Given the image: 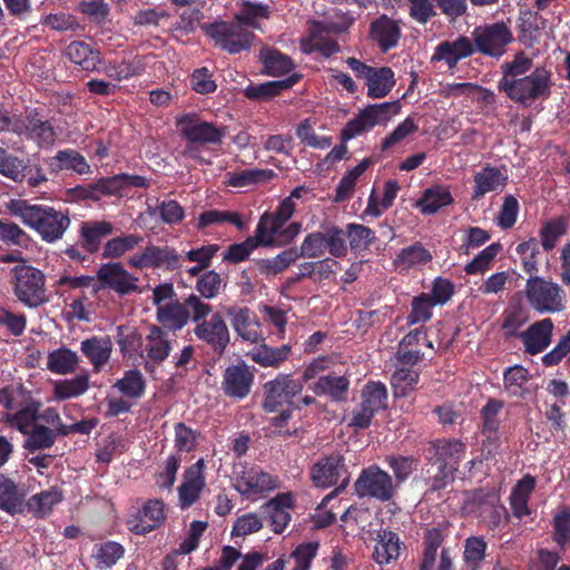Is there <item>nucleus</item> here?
Listing matches in <instances>:
<instances>
[{"mask_svg": "<svg viewBox=\"0 0 570 570\" xmlns=\"http://www.w3.org/2000/svg\"><path fill=\"white\" fill-rule=\"evenodd\" d=\"M269 17L268 6L243 1L239 11L235 14V21L242 23L245 28L258 29L259 20Z\"/></svg>", "mask_w": 570, "mask_h": 570, "instance_id": "a19ab883", "label": "nucleus"}, {"mask_svg": "<svg viewBox=\"0 0 570 570\" xmlns=\"http://www.w3.org/2000/svg\"><path fill=\"white\" fill-rule=\"evenodd\" d=\"M419 382V373L412 368H399L391 377V384L396 397H404L413 391Z\"/></svg>", "mask_w": 570, "mask_h": 570, "instance_id": "603ef678", "label": "nucleus"}, {"mask_svg": "<svg viewBox=\"0 0 570 570\" xmlns=\"http://www.w3.org/2000/svg\"><path fill=\"white\" fill-rule=\"evenodd\" d=\"M146 353L150 361L161 363L169 355L171 342L168 332L158 325H151L146 336Z\"/></svg>", "mask_w": 570, "mask_h": 570, "instance_id": "2f4dec72", "label": "nucleus"}, {"mask_svg": "<svg viewBox=\"0 0 570 570\" xmlns=\"http://www.w3.org/2000/svg\"><path fill=\"white\" fill-rule=\"evenodd\" d=\"M55 169H73L78 174H87L90 171V166L85 157L75 150H60L50 163Z\"/></svg>", "mask_w": 570, "mask_h": 570, "instance_id": "09e8293b", "label": "nucleus"}, {"mask_svg": "<svg viewBox=\"0 0 570 570\" xmlns=\"http://www.w3.org/2000/svg\"><path fill=\"white\" fill-rule=\"evenodd\" d=\"M204 30L216 47L230 55L249 50L256 39L252 31L235 20L215 22L205 26Z\"/></svg>", "mask_w": 570, "mask_h": 570, "instance_id": "7ed1b4c3", "label": "nucleus"}, {"mask_svg": "<svg viewBox=\"0 0 570 570\" xmlns=\"http://www.w3.org/2000/svg\"><path fill=\"white\" fill-rule=\"evenodd\" d=\"M65 55L72 63L86 71L98 69L101 62L100 52L83 41L70 42L65 50Z\"/></svg>", "mask_w": 570, "mask_h": 570, "instance_id": "cd10ccee", "label": "nucleus"}, {"mask_svg": "<svg viewBox=\"0 0 570 570\" xmlns=\"http://www.w3.org/2000/svg\"><path fill=\"white\" fill-rule=\"evenodd\" d=\"M7 209L19 217L26 226L36 230L47 243L61 239L70 226L68 213L50 206L31 205L27 200L11 199L7 204Z\"/></svg>", "mask_w": 570, "mask_h": 570, "instance_id": "f257e3e1", "label": "nucleus"}, {"mask_svg": "<svg viewBox=\"0 0 570 570\" xmlns=\"http://www.w3.org/2000/svg\"><path fill=\"white\" fill-rule=\"evenodd\" d=\"M223 223H230L238 229L244 228V222L242 220L239 214L236 212L210 209L202 213L198 218L199 228H205L210 225Z\"/></svg>", "mask_w": 570, "mask_h": 570, "instance_id": "5fc2aeb1", "label": "nucleus"}, {"mask_svg": "<svg viewBox=\"0 0 570 570\" xmlns=\"http://www.w3.org/2000/svg\"><path fill=\"white\" fill-rule=\"evenodd\" d=\"M469 503L473 511H479L481 514L491 511L494 514V524L500 521L501 514L505 513V509L502 505H498V497L494 492L488 490H476L471 495Z\"/></svg>", "mask_w": 570, "mask_h": 570, "instance_id": "4c0bfd02", "label": "nucleus"}, {"mask_svg": "<svg viewBox=\"0 0 570 570\" xmlns=\"http://www.w3.org/2000/svg\"><path fill=\"white\" fill-rule=\"evenodd\" d=\"M379 124H381V121L376 120V111H374L370 105L364 110H362L356 118L350 120L346 124L342 130V138L343 140L352 139Z\"/></svg>", "mask_w": 570, "mask_h": 570, "instance_id": "49530a36", "label": "nucleus"}, {"mask_svg": "<svg viewBox=\"0 0 570 570\" xmlns=\"http://www.w3.org/2000/svg\"><path fill=\"white\" fill-rule=\"evenodd\" d=\"M346 236L353 252L361 253L371 246L375 240L374 232L361 224H348L346 226Z\"/></svg>", "mask_w": 570, "mask_h": 570, "instance_id": "8fccbe9b", "label": "nucleus"}, {"mask_svg": "<svg viewBox=\"0 0 570 570\" xmlns=\"http://www.w3.org/2000/svg\"><path fill=\"white\" fill-rule=\"evenodd\" d=\"M112 347L110 336H92L81 342L80 351L89 360L94 371L100 372L102 366L108 363Z\"/></svg>", "mask_w": 570, "mask_h": 570, "instance_id": "b1692460", "label": "nucleus"}, {"mask_svg": "<svg viewBox=\"0 0 570 570\" xmlns=\"http://www.w3.org/2000/svg\"><path fill=\"white\" fill-rule=\"evenodd\" d=\"M386 462L394 473L396 487L404 482L416 469V461L411 456L390 455L386 458Z\"/></svg>", "mask_w": 570, "mask_h": 570, "instance_id": "69168bd1", "label": "nucleus"}, {"mask_svg": "<svg viewBox=\"0 0 570 570\" xmlns=\"http://www.w3.org/2000/svg\"><path fill=\"white\" fill-rule=\"evenodd\" d=\"M528 381L529 372L520 365L511 366L504 372V387L511 395H522Z\"/></svg>", "mask_w": 570, "mask_h": 570, "instance_id": "13d9d810", "label": "nucleus"}, {"mask_svg": "<svg viewBox=\"0 0 570 570\" xmlns=\"http://www.w3.org/2000/svg\"><path fill=\"white\" fill-rule=\"evenodd\" d=\"M265 400L263 407L266 412H275L283 404H291L293 397L303 391V384L288 375H278L264 385Z\"/></svg>", "mask_w": 570, "mask_h": 570, "instance_id": "9d476101", "label": "nucleus"}, {"mask_svg": "<svg viewBox=\"0 0 570 570\" xmlns=\"http://www.w3.org/2000/svg\"><path fill=\"white\" fill-rule=\"evenodd\" d=\"M373 559L379 564H389L400 557L401 541L395 532L381 529L376 535Z\"/></svg>", "mask_w": 570, "mask_h": 570, "instance_id": "bb28decb", "label": "nucleus"}, {"mask_svg": "<svg viewBox=\"0 0 570 570\" xmlns=\"http://www.w3.org/2000/svg\"><path fill=\"white\" fill-rule=\"evenodd\" d=\"M508 177L495 168L487 166L474 176L473 199H480L485 194L502 190L507 184Z\"/></svg>", "mask_w": 570, "mask_h": 570, "instance_id": "c756f323", "label": "nucleus"}, {"mask_svg": "<svg viewBox=\"0 0 570 570\" xmlns=\"http://www.w3.org/2000/svg\"><path fill=\"white\" fill-rule=\"evenodd\" d=\"M367 96L374 99L385 97L395 85L394 72L389 67L373 68L366 78Z\"/></svg>", "mask_w": 570, "mask_h": 570, "instance_id": "f704fd0d", "label": "nucleus"}, {"mask_svg": "<svg viewBox=\"0 0 570 570\" xmlns=\"http://www.w3.org/2000/svg\"><path fill=\"white\" fill-rule=\"evenodd\" d=\"M13 293L23 305L37 308L48 298L45 289V275L30 265H17L12 269Z\"/></svg>", "mask_w": 570, "mask_h": 570, "instance_id": "39448f33", "label": "nucleus"}, {"mask_svg": "<svg viewBox=\"0 0 570 570\" xmlns=\"http://www.w3.org/2000/svg\"><path fill=\"white\" fill-rule=\"evenodd\" d=\"M453 202L451 193L448 188L434 186L428 188L422 198L417 202V206L423 214H434L441 207L446 206Z\"/></svg>", "mask_w": 570, "mask_h": 570, "instance_id": "ea45409f", "label": "nucleus"}, {"mask_svg": "<svg viewBox=\"0 0 570 570\" xmlns=\"http://www.w3.org/2000/svg\"><path fill=\"white\" fill-rule=\"evenodd\" d=\"M311 479L320 488L333 487L342 479L335 490L323 499L322 504H326L327 501L342 492L350 483V473L345 466L343 455L334 452L317 460L311 469Z\"/></svg>", "mask_w": 570, "mask_h": 570, "instance_id": "20e7f679", "label": "nucleus"}, {"mask_svg": "<svg viewBox=\"0 0 570 570\" xmlns=\"http://www.w3.org/2000/svg\"><path fill=\"white\" fill-rule=\"evenodd\" d=\"M361 403L352 412L350 426L366 429L371 425L374 414L386 407L387 391L379 382L367 383L361 394Z\"/></svg>", "mask_w": 570, "mask_h": 570, "instance_id": "6e6552de", "label": "nucleus"}, {"mask_svg": "<svg viewBox=\"0 0 570 570\" xmlns=\"http://www.w3.org/2000/svg\"><path fill=\"white\" fill-rule=\"evenodd\" d=\"M203 470V459H199L195 464L186 470L184 482L178 489L181 507H189L199 498V493L205 485Z\"/></svg>", "mask_w": 570, "mask_h": 570, "instance_id": "5701e85b", "label": "nucleus"}, {"mask_svg": "<svg viewBox=\"0 0 570 570\" xmlns=\"http://www.w3.org/2000/svg\"><path fill=\"white\" fill-rule=\"evenodd\" d=\"M368 35L379 48L386 52L399 43L401 28L396 20L382 14L371 22Z\"/></svg>", "mask_w": 570, "mask_h": 570, "instance_id": "aec40b11", "label": "nucleus"}, {"mask_svg": "<svg viewBox=\"0 0 570 570\" xmlns=\"http://www.w3.org/2000/svg\"><path fill=\"white\" fill-rule=\"evenodd\" d=\"M298 259L296 247L283 250L273 258L257 261L258 271L265 275H277Z\"/></svg>", "mask_w": 570, "mask_h": 570, "instance_id": "c03bdc74", "label": "nucleus"}, {"mask_svg": "<svg viewBox=\"0 0 570 570\" xmlns=\"http://www.w3.org/2000/svg\"><path fill=\"white\" fill-rule=\"evenodd\" d=\"M39 406L40 404L32 400L20 403L14 413L3 415V421L10 426L17 428L22 434H27L29 428H33L36 421L39 419Z\"/></svg>", "mask_w": 570, "mask_h": 570, "instance_id": "72a5a7b5", "label": "nucleus"}, {"mask_svg": "<svg viewBox=\"0 0 570 570\" xmlns=\"http://www.w3.org/2000/svg\"><path fill=\"white\" fill-rule=\"evenodd\" d=\"M293 505L291 493H279L262 505L264 514L267 515L273 531L282 533L291 521L288 509Z\"/></svg>", "mask_w": 570, "mask_h": 570, "instance_id": "4be33fe9", "label": "nucleus"}, {"mask_svg": "<svg viewBox=\"0 0 570 570\" xmlns=\"http://www.w3.org/2000/svg\"><path fill=\"white\" fill-rule=\"evenodd\" d=\"M354 489L360 498H373L385 502L394 497L396 484L387 472L379 466H370L361 472Z\"/></svg>", "mask_w": 570, "mask_h": 570, "instance_id": "0eeeda50", "label": "nucleus"}, {"mask_svg": "<svg viewBox=\"0 0 570 570\" xmlns=\"http://www.w3.org/2000/svg\"><path fill=\"white\" fill-rule=\"evenodd\" d=\"M115 387L126 396L138 399L145 390L142 374L137 370L127 371L125 376L116 382Z\"/></svg>", "mask_w": 570, "mask_h": 570, "instance_id": "4d7b16f0", "label": "nucleus"}, {"mask_svg": "<svg viewBox=\"0 0 570 570\" xmlns=\"http://www.w3.org/2000/svg\"><path fill=\"white\" fill-rule=\"evenodd\" d=\"M26 435L28 438L24 448L31 452L48 449L56 441V432L41 424H35L32 430L28 431Z\"/></svg>", "mask_w": 570, "mask_h": 570, "instance_id": "3c124183", "label": "nucleus"}, {"mask_svg": "<svg viewBox=\"0 0 570 570\" xmlns=\"http://www.w3.org/2000/svg\"><path fill=\"white\" fill-rule=\"evenodd\" d=\"M141 242L142 237L135 234L111 238L106 243L102 256L105 258L120 257L126 252L131 250Z\"/></svg>", "mask_w": 570, "mask_h": 570, "instance_id": "864d4df0", "label": "nucleus"}, {"mask_svg": "<svg viewBox=\"0 0 570 570\" xmlns=\"http://www.w3.org/2000/svg\"><path fill=\"white\" fill-rule=\"evenodd\" d=\"M227 315L232 317L234 331L244 341L249 343H259L263 341L262 334L257 331L258 320L247 307H229Z\"/></svg>", "mask_w": 570, "mask_h": 570, "instance_id": "412c9836", "label": "nucleus"}, {"mask_svg": "<svg viewBox=\"0 0 570 570\" xmlns=\"http://www.w3.org/2000/svg\"><path fill=\"white\" fill-rule=\"evenodd\" d=\"M296 253L298 254V258L307 257V258H320L325 255V237L323 232H315L308 234L299 248L296 247Z\"/></svg>", "mask_w": 570, "mask_h": 570, "instance_id": "052dcab7", "label": "nucleus"}, {"mask_svg": "<svg viewBox=\"0 0 570 570\" xmlns=\"http://www.w3.org/2000/svg\"><path fill=\"white\" fill-rule=\"evenodd\" d=\"M317 549V542L299 544L291 554V559L295 562L293 570H308Z\"/></svg>", "mask_w": 570, "mask_h": 570, "instance_id": "774afa93", "label": "nucleus"}, {"mask_svg": "<svg viewBox=\"0 0 570 570\" xmlns=\"http://www.w3.org/2000/svg\"><path fill=\"white\" fill-rule=\"evenodd\" d=\"M533 66L532 58L524 52H518L511 62L502 66L503 78L501 80H513L523 77Z\"/></svg>", "mask_w": 570, "mask_h": 570, "instance_id": "e2e57ef3", "label": "nucleus"}, {"mask_svg": "<svg viewBox=\"0 0 570 570\" xmlns=\"http://www.w3.org/2000/svg\"><path fill=\"white\" fill-rule=\"evenodd\" d=\"M223 279L215 271L205 273L196 283V289L203 298L210 299L219 294Z\"/></svg>", "mask_w": 570, "mask_h": 570, "instance_id": "338daca9", "label": "nucleus"}, {"mask_svg": "<svg viewBox=\"0 0 570 570\" xmlns=\"http://www.w3.org/2000/svg\"><path fill=\"white\" fill-rule=\"evenodd\" d=\"M277 488V479L258 466L244 470L236 479L235 489L247 498L255 499Z\"/></svg>", "mask_w": 570, "mask_h": 570, "instance_id": "ddd939ff", "label": "nucleus"}, {"mask_svg": "<svg viewBox=\"0 0 570 570\" xmlns=\"http://www.w3.org/2000/svg\"><path fill=\"white\" fill-rule=\"evenodd\" d=\"M432 259L431 253L420 244L403 248L395 258V264L403 267H411L416 264H424Z\"/></svg>", "mask_w": 570, "mask_h": 570, "instance_id": "bf43d9fd", "label": "nucleus"}, {"mask_svg": "<svg viewBox=\"0 0 570 570\" xmlns=\"http://www.w3.org/2000/svg\"><path fill=\"white\" fill-rule=\"evenodd\" d=\"M114 226L106 220L83 222L80 226L82 247L94 254L98 252L101 240L111 235Z\"/></svg>", "mask_w": 570, "mask_h": 570, "instance_id": "7c9ffc66", "label": "nucleus"}, {"mask_svg": "<svg viewBox=\"0 0 570 570\" xmlns=\"http://www.w3.org/2000/svg\"><path fill=\"white\" fill-rule=\"evenodd\" d=\"M263 239L264 235L259 236L256 230L255 236L248 237L243 243L230 245L226 253L224 254V261L234 264L239 263L245 261L249 256V254L258 246L269 247L264 243Z\"/></svg>", "mask_w": 570, "mask_h": 570, "instance_id": "de8ad7c7", "label": "nucleus"}, {"mask_svg": "<svg viewBox=\"0 0 570 570\" xmlns=\"http://www.w3.org/2000/svg\"><path fill=\"white\" fill-rule=\"evenodd\" d=\"M289 351L291 347L288 345H283L275 348L267 345H261L259 347L249 352L248 356L262 366L276 367L287 358Z\"/></svg>", "mask_w": 570, "mask_h": 570, "instance_id": "a18cd8bd", "label": "nucleus"}, {"mask_svg": "<svg viewBox=\"0 0 570 570\" xmlns=\"http://www.w3.org/2000/svg\"><path fill=\"white\" fill-rule=\"evenodd\" d=\"M89 387V376L81 373L69 380H60L53 384V394L58 400H67L82 395Z\"/></svg>", "mask_w": 570, "mask_h": 570, "instance_id": "79ce46f5", "label": "nucleus"}, {"mask_svg": "<svg viewBox=\"0 0 570 570\" xmlns=\"http://www.w3.org/2000/svg\"><path fill=\"white\" fill-rule=\"evenodd\" d=\"M79 357L69 348H58L49 353L47 367L56 374H69L76 371Z\"/></svg>", "mask_w": 570, "mask_h": 570, "instance_id": "58836bf2", "label": "nucleus"}, {"mask_svg": "<svg viewBox=\"0 0 570 570\" xmlns=\"http://www.w3.org/2000/svg\"><path fill=\"white\" fill-rule=\"evenodd\" d=\"M26 166L18 157L8 155L7 151L0 147V174L14 180L21 181L23 178V169Z\"/></svg>", "mask_w": 570, "mask_h": 570, "instance_id": "0e129e2a", "label": "nucleus"}, {"mask_svg": "<svg viewBox=\"0 0 570 570\" xmlns=\"http://www.w3.org/2000/svg\"><path fill=\"white\" fill-rule=\"evenodd\" d=\"M24 492L10 479L0 475V509L14 514L22 511Z\"/></svg>", "mask_w": 570, "mask_h": 570, "instance_id": "c9c22d12", "label": "nucleus"}, {"mask_svg": "<svg viewBox=\"0 0 570 570\" xmlns=\"http://www.w3.org/2000/svg\"><path fill=\"white\" fill-rule=\"evenodd\" d=\"M194 334L219 355L225 352L230 341L229 330L219 313H214L209 320L198 323L194 328Z\"/></svg>", "mask_w": 570, "mask_h": 570, "instance_id": "9b49d317", "label": "nucleus"}, {"mask_svg": "<svg viewBox=\"0 0 570 570\" xmlns=\"http://www.w3.org/2000/svg\"><path fill=\"white\" fill-rule=\"evenodd\" d=\"M525 295L530 305L540 313H556L563 309V291L558 284L542 277L528 278Z\"/></svg>", "mask_w": 570, "mask_h": 570, "instance_id": "423d86ee", "label": "nucleus"}, {"mask_svg": "<svg viewBox=\"0 0 570 570\" xmlns=\"http://www.w3.org/2000/svg\"><path fill=\"white\" fill-rule=\"evenodd\" d=\"M178 299L170 301L157 308L156 320L166 332L179 331L188 324L189 313Z\"/></svg>", "mask_w": 570, "mask_h": 570, "instance_id": "a878e982", "label": "nucleus"}, {"mask_svg": "<svg viewBox=\"0 0 570 570\" xmlns=\"http://www.w3.org/2000/svg\"><path fill=\"white\" fill-rule=\"evenodd\" d=\"M325 248L334 257H343L347 253L345 243L346 232L337 226H331L324 232Z\"/></svg>", "mask_w": 570, "mask_h": 570, "instance_id": "680f3d73", "label": "nucleus"}, {"mask_svg": "<svg viewBox=\"0 0 570 570\" xmlns=\"http://www.w3.org/2000/svg\"><path fill=\"white\" fill-rule=\"evenodd\" d=\"M552 87L551 72L544 68H535L530 75L513 80H501L499 89L524 107L535 100L547 99Z\"/></svg>", "mask_w": 570, "mask_h": 570, "instance_id": "f03ea898", "label": "nucleus"}, {"mask_svg": "<svg viewBox=\"0 0 570 570\" xmlns=\"http://www.w3.org/2000/svg\"><path fill=\"white\" fill-rule=\"evenodd\" d=\"M474 52V47L470 39L466 37H459L456 40L450 42H441L436 47V51L433 56L434 60H444L449 67H454L456 62L465 57L471 56Z\"/></svg>", "mask_w": 570, "mask_h": 570, "instance_id": "c85d7f7f", "label": "nucleus"}, {"mask_svg": "<svg viewBox=\"0 0 570 570\" xmlns=\"http://www.w3.org/2000/svg\"><path fill=\"white\" fill-rule=\"evenodd\" d=\"M254 377V371L249 365H230L224 372L222 390L229 397L244 399L250 392Z\"/></svg>", "mask_w": 570, "mask_h": 570, "instance_id": "dca6fc26", "label": "nucleus"}, {"mask_svg": "<svg viewBox=\"0 0 570 570\" xmlns=\"http://www.w3.org/2000/svg\"><path fill=\"white\" fill-rule=\"evenodd\" d=\"M128 263L130 266L141 269L146 267L175 269L179 266V255L168 246L148 245L140 254L131 256Z\"/></svg>", "mask_w": 570, "mask_h": 570, "instance_id": "4468645a", "label": "nucleus"}, {"mask_svg": "<svg viewBox=\"0 0 570 570\" xmlns=\"http://www.w3.org/2000/svg\"><path fill=\"white\" fill-rule=\"evenodd\" d=\"M434 448L440 461V473L434 478L433 489H440L443 487L444 480L450 478L458 469V462L464 451V444L458 440L438 441Z\"/></svg>", "mask_w": 570, "mask_h": 570, "instance_id": "2eb2a0df", "label": "nucleus"}, {"mask_svg": "<svg viewBox=\"0 0 570 570\" xmlns=\"http://www.w3.org/2000/svg\"><path fill=\"white\" fill-rule=\"evenodd\" d=\"M350 387V381L342 375L327 374L321 376L313 385V391L317 395H327L335 402L346 399Z\"/></svg>", "mask_w": 570, "mask_h": 570, "instance_id": "473e14b6", "label": "nucleus"}, {"mask_svg": "<svg viewBox=\"0 0 570 570\" xmlns=\"http://www.w3.org/2000/svg\"><path fill=\"white\" fill-rule=\"evenodd\" d=\"M512 33L504 23H494L482 31H476L474 41L479 51L499 57L511 42Z\"/></svg>", "mask_w": 570, "mask_h": 570, "instance_id": "a211bd4d", "label": "nucleus"}, {"mask_svg": "<svg viewBox=\"0 0 570 570\" xmlns=\"http://www.w3.org/2000/svg\"><path fill=\"white\" fill-rule=\"evenodd\" d=\"M97 278L102 286L120 295L137 291L138 278L128 273L120 263L104 264L97 271Z\"/></svg>", "mask_w": 570, "mask_h": 570, "instance_id": "f3484780", "label": "nucleus"}, {"mask_svg": "<svg viewBox=\"0 0 570 570\" xmlns=\"http://www.w3.org/2000/svg\"><path fill=\"white\" fill-rule=\"evenodd\" d=\"M61 501V494L57 491H42L31 497L27 503L29 511L39 518L46 517L55 504Z\"/></svg>", "mask_w": 570, "mask_h": 570, "instance_id": "6e6d98bb", "label": "nucleus"}, {"mask_svg": "<svg viewBox=\"0 0 570 570\" xmlns=\"http://www.w3.org/2000/svg\"><path fill=\"white\" fill-rule=\"evenodd\" d=\"M261 60L266 72L273 77L287 73L294 68L292 59L275 49H263Z\"/></svg>", "mask_w": 570, "mask_h": 570, "instance_id": "37998d69", "label": "nucleus"}, {"mask_svg": "<svg viewBox=\"0 0 570 570\" xmlns=\"http://www.w3.org/2000/svg\"><path fill=\"white\" fill-rule=\"evenodd\" d=\"M181 136L189 142L219 144L225 135L224 128L203 121L196 115H184L177 119Z\"/></svg>", "mask_w": 570, "mask_h": 570, "instance_id": "1a4fd4ad", "label": "nucleus"}, {"mask_svg": "<svg viewBox=\"0 0 570 570\" xmlns=\"http://www.w3.org/2000/svg\"><path fill=\"white\" fill-rule=\"evenodd\" d=\"M165 518L163 501L150 499L128 517L127 527L135 534H145L158 528Z\"/></svg>", "mask_w": 570, "mask_h": 570, "instance_id": "f8f14e48", "label": "nucleus"}, {"mask_svg": "<svg viewBox=\"0 0 570 570\" xmlns=\"http://www.w3.org/2000/svg\"><path fill=\"white\" fill-rule=\"evenodd\" d=\"M299 79L298 75H293L283 80H273L258 86H249L245 89V96L249 99L268 100L283 90L293 87Z\"/></svg>", "mask_w": 570, "mask_h": 570, "instance_id": "e433bc0d", "label": "nucleus"}, {"mask_svg": "<svg viewBox=\"0 0 570 570\" xmlns=\"http://www.w3.org/2000/svg\"><path fill=\"white\" fill-rule=\"evenodd\" d=\"M553 322L550 318L533 323L528 331L521 334L525 351L538 354L546 350L552 340Z\"/></svg>", "mask_w": 570, "mask_h": 570, "instance_id": "393cba45", "label": "nucleus"}, {"mask_svg": "<svg viewBox=\"0 0 570 570\" xmlns=\"http://www.w3.org/2000/svg\"><path fill=\"white\" fill-rule=\"evenodd\" d=\"M295 206L291 198H285L275 214L265 213L259 218L257 225V234L264 235V243L268 246L275 247L276 234L284 226V224L293 216Z\"/></svg>", "mask_w": 570, "mask_h": 570, "instance_id": "6ab92c4d", "label": "nucleus"}]
</instances>
